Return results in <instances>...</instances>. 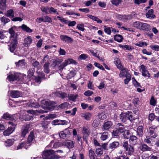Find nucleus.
<instances>
[{
	"instance_id": "obj_1",
	"label": "nucleus",
	"mask_w": 159,
	"mask_h": 159,
	"mask_svg": "<svg viewBox=\"0 0 159 159\" xmlns=\"http://www.w3.org/2000/svg\"><path fill=\"white\" fill-rule=\"evenodd\" d=\"M41 103L46 106L45 107H43L44 110L41 109H38L35 111L30 110L27 111V112L35 115H38L40 114L47 113L49 111L53 110L55 107L54 102H49L45 100H43L41 101Z\"/></svg>"
},
{
	"instance_id": "obj_2",
	"label": "nucleus",
	"mask_w": 159,
	"mask_h": 159,
	"mask_svg": "<svg viewBox=\"0 0 159 159\" xmlns=\"http://www.w3.org/2000/svg\"><path fill=\"white\" fill-rule=\"evenodd\" d=\"M16 27L14 26L9 29V33L11 34L10 37L11 40V44L9 45V49L11 52H13L15 49L17 43V38L18 34L17 33H15Z\"/></svg>"
},
{
	"instance_id": "obj_3",
	"label": "nucleus",
	"mask_w": 159,
	"mask_h": 159,
	"mask_svg": "<svg viewBox=\"0 0 159 159\" xmlns=\"http://www.w3.org/2000/svg\"><path fill=\"white\" fill-rule=\"evenodd\" d=\"M43 159H58L60 157L55 154V152L52 150H47L43 151L42 154Z\"/></svg>"
},
{
	"instance_id": "obj_4",
	"label": "nucleus",
	"mask_w": 159,
	"mask_h": 159,
	"mask_svg": "<svg viewBox=\"0 0 159 159\" xmlns=\"http://www.w3.org/2000/svg\"><path fill=\"white\" fill-rule=\"evenodd\" d=\"M133 26L141 30L149 31L151 27L149 25L139 21H136L133 24Z\"/></svg>"
},
{
	"instance_id": "obj_5",
	"label": "nucleus",
	"mask_w": 159,
	"mask_h": 159,
	"mask_svg": "<svg viewBox=\"0 0 159 159\" xmlns=\"http://www.w3.org/2000/svg\"><path fill=\"white\" fill-rule=\"evenodd\" d=\"M8 123L11 126V127H9L7 129L3 132V135L6 136H8L12 133L14 131L15 127L16 125V124L14 122L9 121L8 122Z\"/></svg>"
},
{
	"instance_id": "obj_6",
	"label": "nucleus",
	"mask_w": 159,
	"mask_h": 159,
	"mask_svg": "<svg viewBox=\"0 0 159 159\" xmlns=\"http://www.w3.org/2000/svg\"><path fill=\"white\" fill-rule=\"evenodd\" d=\"M76 61L73 59L72 58L68 59L65 60L64 62L61 64L58 67L59 69L61 71H62L63 69L68 65L71 64H76Z\"/></svg>"
},
{
	"instance_id": "obj_7",
	"label": "nucleus",
	"mask_w": 159,
	"mask_h": 159,
	"mask_svg": "<svg viewBox=\"0 0 159 159\" xmlns=\"http://www.w3.org/2000/svg\"><path fill=\"white\" fill-rule=\"evenodd\" d=\"M123 146L126 153L129 155L132 154L134 152L133 147L128 144V142H124Z\"/></svg>"
},
{
	"instance_id": "obj_8",
	"label": "nucleus",
	"mask_w": 159,
	"mask_h": 159,
	"mask_svg": "<svg viewBox=\"0 0 159 159\" xmlns=\"http://www.w3.org/2000/svg\"><path fill=\"white\" fill-rule=\"evenodd\" d=\"M70 134V132L68 129H65L64 131L61 132L59 133V137L63 139H65L69 137Z\"/></svg>"
},
{
	"instance_id": "obj_9",
	"label": "nucleus",
	"mask_w": 159,
	"mask_h": 159,
	"mask_svg": "<svg viewBox=\"0 0 159 159\" xmlns=\"http://www.w3.org/2000/svg\"><path fill=\"white\" fill-rule=\"evenodd\" d=\"M117 18L120 20L125 22L128 20L131 19L132 16L131 15H128L127 16L123 15L118 14L117 15Z\"/></svg>"
},
{
	"instance_id": "obj_10",
	"label": "nucleus",
	"mask_w": 159,
	"mask_h": 159,
	"mask_svg": "<svg viewBox=\"0 0 159 159\" xmlns=\"http://www.w3.org/2000/svg\"><path fill=\"white\" fill-rule=\"evenodd\" d=\"M32 37L30 36H28L25 37L24 39L23 45L25 47H28L32 43Z\"/></svg>"
},
{
	"instance_id": "obj_11",
	"label": "nucleus",
	"mask_w": 159,
	"mask_h": 159,
	"mask_svg": "<svg viewBox=\"0 0 159 159\" xmlns=\"http://www.w3.org/2000/svg\"><path fill=\"white\" fill-rule=\"evenodd\" d=\"M120 70H121L119 75L120 77H128L129 75H130L129 70L126 68H124L123 66V68Z\"/></svg>"
},
{
	"instance_id": "obj_12",
	"label": "nucleus",
	"mask_w": 159,
	"mask_h": 159,
	"mask_svg": "<svg viewBox=\"0 0 159 159\" xmlns=\"http://www.w3.org/2000/svg\"><path fill=\"white\" fill-rule=\"evenodd\" d=\"M68 122L65 120H53L52 124L53 125H67Z\"/></svg>"
},
{
	"instance_id": "obj_13",
	"label": "nucleus",
	"mask_w": 159,
	"mask_h": 159,
	"mask_svg": "<svg viewBox=\"0 0 159 159\" xmlns=\"http://www.w3.org/2000/svg\"><path fill=\"white\" fill-rule=\"evenodd\" d=\"M11 97L12 98H18L21 96L22 94L20 92L16 91H10Z\"/></svg>"
},
{
	"instance_id": "obj_14",
	"label": "nucleus",
	"mask_w": 159,
	"mask_h": 159,
	"mask_svg": "<svg viewBox=\"0 0 159 159\" xmlns=\"http://www.w3.org/2000/svg\"><path fill=\"white\" fill-rule=\"evenodd\" d=\"M30 127V125L29 124H27L23 127L21 133V136H22L24 137L25 136V135L28 132Z\"/></svg>"
},
{
	"instance_id": "obj_15",
	"label": "nucleus",
	"mask_w": 159,
	"mask_h": 159,
	"mask_svg": "<svg viewBox=\"0 0 159 159\" xmlns=\"http://www.w3.org/2000/svg\"><path fill=\"white\" fill-rule=\"evenodd\" d=\"M63 146H66L69 149L71 148L74 147V144L73 141L68 140L65 141L62 143Z\"/></svg>"
},
{
	"instance_id": "obj_16",
	"label": "nucleus",
	"mask_w": 159,
	"mask_h": 159,
	"mask_svg": "<svg viewBox=\"0 0 159 159\" xmlns=\"http://www.w3.org/2000/svg\"><path fill=\"white\" fill-rule=\"evenodd\" d=\"M60 38L61 40L66 42H71L73 41L71 38L66 35H61Z\"/></svg>"
},
{
	"instance_id": "obj_17",
	"label": "nucleus",
	"mask_w": 159,
	"mask_h": 159,
	"mask_svg": "<svg viewBox=\"0 0 159 159\" xmlns=\"http://www.w3.org/2000/svg\"><path fill=\"white\" fill-rule=\"evenodd\" d=\"M34 139V132L32 131L30 132V134L29 135L27 142H25L27 146H30V143L33 141Z\"/></svg>"
},
{
	"instance_id": "obj_18",
	"label": "nucleus",
	"mask_w": 159,
	"mask_h": 159,
	"mask_svg": "<svg viewBox=\"0 0 159 159\" xmlns=\"http://www.w3.org/2000/svg\"><path fill=\"white\" fill-rule=\"evenodd\" d=\"M19 75L17 73H15L14 74L9 75L8 76L7 79L10 81H13L18 79Z\"/></svg>"
},
{
	"instance_id": "obj_19",
	"label": "nucleus",
	"mask_w": 159,
	"mask_h": 159,
	"mask_svg": "<svg viewBox=\"0 0 159 159\" xmlns=\"http://www.w3.org/2000/svg\"><path fill=\"white\" fill-rule=\"evenodd\" d=\"M157 127L155 126H152L151 127L149 128V129L150 130L149 133V135L151 137L153 138H155L157 136V135L154 132V130L152 129H156Z\"/></svg>"
},
{
	"instance_id": "obj_20",
	"label": "nucleus",
	"mask_w": 159,
	"mask_h": 159,
	"mask_svg": "<svg viewBox=\"0 0 159 159\" xmlns=\"http://www.w3.org/2000/svg\"><path fill=\"white\" fill-rule=\"evenodd\" d=\"M4 119L13 121L15 120V116L11 115L7 113L4 114L2 117Z\"/></svg>"
},
{
	"instance_id": "obj_21",
	"label": "nucleus",
	"mask_w": 159,
	"mask_h": 159,
	"mask_svg": "<svg viewBox=\"0 0 159 159\" xmlns=\"http://www.w3.org/2000/svg\"><path fill=\"white\" fill-rule=\"evenodd\" d=\"M81 116L86 120H88L90 119L92 116V114L89 112L83 113L81 114Z\"/></svg>"
},
{
	"instance_id": "obj_22",
	"label": "nucleus",
	"mask_w": 159,
	"mask_h": 159,
	"mask_svg": "<svg viewBox=\"0 0 159 159\" xmlns=\"http://www.w3.org/2000/svg\"><path fill=\"white\" fill-rule=\"evenodd\" d=\"M140 149L143 152L144 151H151V148L149 147L147 145L145 144H142L139 147Z\"/></svg>"
},
{
	"instance_id": "obj_23",
	"label": "nucleus",
	"mask_w": 159,
	"mask_h": 159,
	"mask_svg": "<svg viewBox=\"0 0 159 159\" xmlns=\"http://www.w3.org/2000/svg\"><path fill=\"white\" fill-rule=\"evenodd\" d=\"M114 62L116 64L117 68L119 69H121L123 68V66L121 65V61L118 58H116L114 59Z\"/></svg>"
},
{
	"instance_id": "obj_24",
	"label": "nucleus",
	"mask_w": 159,
	"mask_h": 159,
	"mask_svg": "<svg viewBox=\"0 0 159 159\" xmlns=\"http://www.w3.org/2000/svg\"><path fill=\"white\" fill-rule=\"evenodd\" d=\"M143 127L142 126H140L137 128V135L139 137H142L143 134Z\"/></svg>"
},
{
	"instance_id": "obj_25",
	"label": "nucleus",
	"mask_w": 159,
	"mask_h": 159,
	"mask_svg": "<svg viewBox=\"0 0 159 159\" xmlns=\"http://www.w3.org/2000/svg\"><path fill=\"white\" fill-rule=\"evenodd\" d=\"M49 65V62L46 61L43 66L44 72L47 74L50 71Z\"/></svg>"
},
{
	"instance_id": "obj_26",
	"label": "nucleus",
	"mask_w": 159,
	"mask_h": 159,
	"mask_svg": "<svg viewBox=\"0 0 159 159\" xmlns=\"http://www.w3.org/2000/svg\"><path fill=\"white\" fill-rule=\"evenodd\" d=\"M89 155L90 159H97L94 151L91 149L89 151Z\"/></svg>"
},
{
	"instance_id": "obj_27",
	"label": "nucleus",
	"mask_w": 159,
	"mask_h": 159,
	"mask_svg": "<svg viewBox=\"0 0 159 159\" xmlns=\"http://www.w3.org/2000/svg\"><path fill=\"white\" fill-rule=\"evenodd\" d=\"M21 27L23 30L26 32L30 33L32 32L33 31V30L31 29L26 25L25 24L22 25L21 26Z\"/></svg>"
},
{
	"instance_id": "obj_28",
	"label": "nucleus",
	"mask_w": 159,
	"mask_h": 159,
	"mask_svg": "<svg viewBox=\"0 0 159 159\" xmlns=\"http://www.w3.org/2000/svg\"><path fill=\"white\" fill-rule=\"evenodd\" d=\"M61 62V61H59L56 59H54L51 65V66L52 68L54 69L56 68L57 66H58V64H60Z\"/></svg>"
},
{
	"instance_id": "obj_29",
	"label": "nucleus",
	"mask_w": 159,
	"mask_h": 159,
	"mask_svg": "<svg viewBox=\"0 0 159 159\" xmlns=\"http://www.w3.org/2000/svg\"><path fill=\"white\" fill-rule=\"evenodd\" d=\"M15 140L12 139H8L6 141H5V145L6 146H10L13 144Z\"/></svg>"
},
{
	"instance_id": "obj_30",
	"label": "nucleus",
	"mask_w": 159,
	"mask_h": 159,
	"mask_svg": "<svg viewBox=\"0 0 159 159\" xmlns=\"http://www.w3.org/2000/svg\"><path fill=\"white\" fill-rule=\"evenodd\" d=\"M55 94L56 96L62 98H64L67 97V94L66 93L61 92H57Z\"/></svg>"
},
{
	"instance_id": "obj_31",
	"label": "nucleus",
	"mask_w": 159,
	"mask_h": 159,
	"mask_svg": "<svg viewBox=\"0 0 159 159\" xmlns=\"http://www.w3.org/2000/svg\"><path fill=\"white\" fill-rule=\"evenodd\" d=\"M123 39L122 36L120 34H116L114 36V39L118 42H121Z\"/></svg>"
},
{
	"instance_id": "obj_32",
	"label": "nucleus",
	"mask_w": 159,
	"mask_h": 159,
	"mask_svg": "<svg viewBox=\"0 0 159 159\" xmlns=\"http://www.w3.org/2000/svg\"><path fill=\"white\" fill-rule=\"evenodd\" d=\"M137 137L135 136H131L130 137L129 142L130 143L133 145L136 144L137 141Z\"/></svg>"
},
{
	"instance_id": "obj_33",
	"label": "nucleus",
	"mask_w": 159,
	"mask_h": 159,
	"mask_svg": "<svg viewBox=\"0 0 159 159\" xmlns=\"http://www.w3.org/2000/svg\"><path fill=\"white\" fill-rule=\"evenodd\" d=\"M6 15L8 17L13 18L14 16V11L12 9L8 10L6 13Z\"/></svg>"
},
{
	"instance_id": "obj_34",
	"label": "nucleus",
	"mask_w": 159,
	"mask_h": 159,
	"mask_svg": "<svg viewBox=\"0 0 159 159\" xmlns=\"http://www.w3.org/2000/svg\"><path fill=\"white\" fill-rule=\"evenodd\" d=\"M126 112L125 113H122L120 115V119L121 121L124 122L127 119Z\"/></svg>"
},
{
	"instance_id": "obj_35",
	"label": "nucleus",
	"mask_w": 159,
	"mask_h": 159,
	"mask_svg": "<svg viewBox=\"0 0 159 159\" xmlns=\"http://www.w3.org/2000/svg\"><path fill=\"white\" fill-rule=\"evenodd\" d=\"M27 144L25 142H24L20 143L16 147V150H17L22 148L23 147L26 148L27 146Z\"/></svg>"
},
{
	"instance_id": "obj_36",
	"label": "nucleus",
	"mask_w": 159,
	"mask_h": 159,
	"mask_svg": "<svg viewBox=\"0 0 159 159\" xmlns=\"http://www.w3.org/2000/svg\"><path fill=\"white\" fill-rule=\"evenodd\" d=\"M116 127L118 129V130L120 133H122L124 131V127L123 125L121 124V123H118L116 125Z\"/></svg>"
},
{
	"instance_id": "obj_37",
	"label": "nucleus",
	"mask_w": 159,
	"mask_h": 159,
	"mask_svg": "<svg viewBox=\"0 0 159 159\" xmlns=\"http://www.w3.org/2000/svg\"><path fill=\"white\" fill-rule=\"evenodd\" d=\"M127 119L130 120V121H132L133 120H134V117L132 115V113L131 112L128 111L126 112Z\"/></svg>"
},
{
	"instance_id": "obj_38",
	"label": "nucleus",
	"mask_w": 159,
	"mask_h": 159,
	"mask_svg": "<svg viewBox=\"0 0 159 159\" xmlns=\"http://www.w3.org/2000/svg\"><path fill=\"white\" fill-rule=\"evenodd\" d=\"M6 0H0V8L4 9L6 7Z\"/></svg>"
},
{
	"instance_id": "obj_39",
	"label": "nucleus",
	"mask_w": 159,
	"mask_h": 159,
	"mask_svg": "<svg viewBox=\"0 0 159 159\" xmlns=\"http://www.w3.org/2000/svg\"><path fill=\"white\" fill-rule=\"evenodd\" d=\"M27 104L28 106L30 107H34L38 108L39 107V104L37 102H33L30 103H28Z\"/></svg>"
},
{
	"instance_id": "obj_40",
	"label": "nucleus",
	"mask_w": 159,
	"mask_h": 159,
	"mask_svg": "<svg viewBox=\"0 0 159 159\" xmlns=\"http://www.w3.org/2000/svg\"><path fill=\"white\" fill-rule=\"evenodd\" d=\"M83 133L84 135L86 136L89 135L90 134L89 128L86 127H84L83 129Z\"/></svg>"
},
{
	"instance_id": "obj_41",
	"label": "nucleus",
	"mask_w": 159,
	"mask_h": 159,
	"mask_svg": "<svg viewBox=\"0 0 159 159\" xmlns=\"http://www.w3.org/2000/svg\"><path fill=\"white\" fill-rule=\"evenodd\" d=\"M34 68H31L28 71V77L30 78L34 75Z\"/></svg>"
},
{
	"instance_id": "obj_42",
	"label": "nucleus",
	"mask_w": 159,
	"mask_h": 159,
	"mask_svg": "<svg viewBox=\"0 0 159 159\" xmlns=\"http://www.w3.org/2000/svg\"><path fill=\"white\" fill-rule=\"evenodd\" d=\"M119 143L117 142H113L110 144V148L113 149L116 148L119 145Z\"/></svg>"
},
{
	"instance_id": "obj_43",
	"label": "nucleus",
	"mask_w": 159,
	"mask_h": 159,
	"mask_svg": "<svg viewBox=\"0 0 159 159\" xmlns=\"http://www.w3.org/2000/svg\"><path fill=\"white\" fill-rule=\"evenodd\" d=\"M96 154L99 157L101 156L103 153V151L101 148H98L95 151Z\"/></svg>"
},
{
	"instance_id": "obj_44",
	"label": "nucleus",
	"mask_w": 159,
	"mask_h": 159,
	"mask_svg": "<svg viewBox=\"0 0 159 159\" xmlns=\"http://www.w3.org/2000/svg\"><path fill=\"white\" fill-rule=\"evenodd\" d=\"M132 80L133 81V84L135 87H142L140 83H138L134 78H132Z\"/></svg>"
},
{
	"instance_id": "obj_45",
	"label": "nucleus",
	"mask_w": 159,
	"mask_h": 159,
	"mask_svg": "<svg viewBox=\"0 0 159 159\" xmlns=\"http://www.w3.org/2000/svg\"><path fill=\"white\" fill-rule=\"evenodd\" d=\"M147 43L145 42H139L137 43H135V45L136 46L140 47H143L144 46H147Z\"/></svg>"
},
{
	"instance_id": "obj_46",
	"label": "nucleus",
	"mask_w": 159,
	"mask_h": 159,
	"mask_svg": "<svg viewBox=\"0 0 159 159\" xmlns=\"http://www.w3.org/2000/svg\"><path fill=\"white\" fill-rule=\"evenodd\" d=\"M41 11L46 14H49V8L48 7H42L41 8Z\"/></svg>"
},
{
	"instance_id": "obj_47",
	"label": "nucleus",
	"mask_w": 159,
	"mask_h": 159,
	"mask_svg": "<svg viewBox=\"0 0 159 159\" xmlns=\"http://www.w3.org/2000/svg\"><path fill=\"white\" fill-rule=\"evenodd\" d=\"M22 16L20 17H16L13 18L12 19V20L13 21H21L23 19V15H22Z\"/></svg>"
},
{
	"instance_id": "obj_48",
	"label": "nucleus",
	"mask_w": 159,
	"mask_h": 159,
	"mask_svg": "<svg viewBox=\"0 0 159 159\" xmlns=\"http://www.w3.org/2000/svg\"><path fill=\"white\" fill-rule=\"evenodd\" d=\"M89 51L92 54L94 57H97V54L98 53V52H99L96 50L95 49L94 50H89Z\"/></svg>"
},
{
	"instance_id": "obj_49",
	"label": "nucleus",
	"mask_w": 159,
	"mask_h": 159,
	"mask_svg": "<svg viewBox=\"0 0 159 159\" xmlns=\"http://www.w3.org/2000/svg\"><path fill=\"white\" fill-rule=\"evenodd\" d=\"M150 48L153 50L155 51H159V46L154 44L150 46Z\"/></svg>"
},
{
	"instance_id": "obj_50",
	"label": "nucleus",
	"mask_w": 159,
	"mask_h": 159,
	"mask_svg": "<svg viewBox=\"0 0 159 159\" xmlns=\"http://www.w3.org/2000/svg\"><path fill=\"white\" fill-rule=\"evenodd\" d=\"M16 64L17 66H23L25 65L24 60H20L18 62H16Z\"/></svg>"
},
{
	"instance_id": "obj_51",
	"label": "nucleus",
	"mask_w": 159,
	"mask_h": 159,
	"mask_svg": "<svg viewBox=\"0 0 159 159\" xmlns=\"http://www.w3.org/2000/svg\"><path fill=\"white\" fill-rule=\"evenodd\" d=\"M68 105L69 104L67 102H65L60 105L59 106V107L60 108H61V109H63L67 108L68 107Z\"/></svg>"
},
{
	"instance_id": "obj_52",
	"label": "nucleus",
	"mask_w": 159,
	"mask_h": 159,
	"mask_svg": "<svg viewBox=\"0 0 159 159\" xmlns=\"http://www.w3.org/2000/svg\"><path fill=\"white\" fill-rule=\"evenodd\" d=\"M150 104L152 106H155L157 103V101L153 96L152 97L150 100Z\"/></svg>"
},
{
	"instance_id": "obj_53",
	"label": "nucleus",
	"mask_w": 159,
	"mask_h": 159,
	"mask_svg": "<svg viewBox=\"0 0 159 159\" xmlns=\"http://www.w3.org/2000/svg\"><path fill=\"white\" fill-rule=\"evenodd\" d=\"M1 20L2 22L4 24H5L9 22L10 21V20L5 17H3L1 18Z\"/></svg>"
},
{
	"instance_id": "obj_54",
	"label": "nucleus",
	"mask_w": 159,
	"mask_h": 159,
	"mask_svg": "<svg viewBox=\"0 0 159 159\" xmlns=\"http://www.w3.org/2000/svg\"><path fill=\"white\" fill-rule=\"evenodd\" d=\"M39 62L38 61H35L33 63L32 65L34 68L40 69L41 66L39 65Z\"/></svg>"
},
{
	"instance_id": "obj_55",
	"label": "nucleus",
	"mask_w": 159,
	"mask_h": 159,
	"mask_svg": "<svg viewBox=\"0 0 159 159\" xmlns=\"http://www.w3.org/2000/svg\"><path fill=\"white\" fill-rule=\"evenodd\" d=\"M109 129V122L107 121L105 122L103 126V129L104 130H108Z\"/></svg>"
},
{
	"instance_id": "obj_56",
	"label": "nucleus",
	"mask_w": 159,
	"mask_h": 159,
	"mask_svg": "<svg viewBox=\"0 0 159 159\" xmlns=\"http://www.w3.org/2000/svg\"><path fill=\"white\" fill-rule=\"evenodd\" d=\"M147 0H134V3L135 4L139 5L142 3H145L147 1Z\"/></svg>"
},
{
	"instance_id": "obj_57",
	"label": "nucleus",
	"mask_w": 159,
	"mask_h": 159,
	"mask_svg": "<svg viewBox=\"0 0 159 159\" xmlns=\"http://www.w3.org/2000/svg\"><path fill=\"white\" fill-rule=\"evenodd\" d=\"M43 22H50L51 21V19L48 16H44L43 17Z\"/></svg>"
},
{
	"instance_id": "obj_58",
	"label": "nucleus",
	"mask_w": 159,
	"mask_h": 159,
	"mask_svg": "<svg viewBox=\"0 0 159 159\" xmlns=\"http://www.w3.org/2000/svg\"><path fill=\"white\" fill-rule=\"evenodd\" d=\"M77 28L80 30L84 31V25L83 24H79L77 25Z\"/></svg>"
},
{
	"instance_id": "obj_59",
	"label": "nucleus",
	"mask_w": 159,
	"mask_h": 159,
	"mask_svg": "<svg viewBox=\"0 0 159 159\" xmlns=\"http://www.w3.org/2000/svg\"><path fill=\"white\" fill-rule=\"evenodd\" d=\"M144 141L146 143L149 144L150 146H152L153 145L152 143L150 138H146L144 139Z\"/></svg>"
},
{
	"instance_id": "obj_60",
	"label": "nucleus",
	"mask_w": 159,
	"mask_h": 159,
	"mask_svg": "<svg viewBox=\"0 0 159 159\" xmlns=\"http://www.w3.org/2000/svg\"><path fill=\"white\" fill-rule=\"evenodd\" d=\"M78 95H71L69 97V99L70 100L75 101Z\"/></svg>"
},
{
	"instance_id": "obj_61",
	"label": "nucleus",
	"mask_w": 159,
	"mask_h": 159,
	"mask_svg": "<svg viewBox=\"0 0 159 159\" xmlns=\"http://www.w3.org/2000/svg\"><path fill=\"white\" fill-rule=\"evenodd\" d=\"M124 49L128 50H131L134 49L133 47L132 46H130L127 45H124Z\"/></svg>"
},
{
	"instance_id": "obj_62",
	"label": "nucleus",
	"mask_w": 159,
	"mask_h": 159,
	"mask_svg": "<svg viewBox=\"0 0 159 159\" xmlns=\"http://www.w3.org/2000/svg\"><path fill=\"white\" fill-rule=\"evenodd\" d=\"M124 132V137L125 138L128 139L129 138V136L130 134L129 130H125Z\"/></svg>"
},
{
	"instance_id": "obj_63",
	"label": "nucleus",
	"mask_w": 159,
	"mask_h": 159,
	"mask_svg": "<svg viewBox=\"0 0 159 159\" xmlns=\"http://www.w3.org/2000/svg\"><path fill=\"white\" fill-rule=\"evenodd\" d=\"M150 157L148 153H144L142 156V159H149Z\"/></svg>"
},
{
	"instance_id": "obj_64",
	"label": "nucleus",
	"mask_w": 159,
	"mask_h": 159,
	"mask_svg": "<svg viewBox=\"0 0 159 159\" xmlns=\"http://www.w3.org/2000/svg\"><path fill=\"white\" fill-rule=\"evenodd\" d=\"M93 94V92L90 90H87L84 93V95L87 96H89Z\"/></svg>"
}]
</instances>
